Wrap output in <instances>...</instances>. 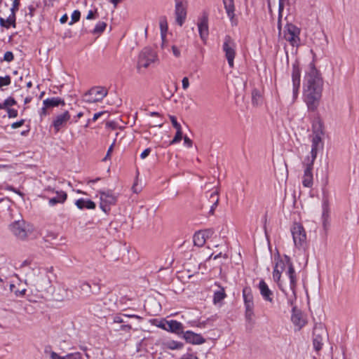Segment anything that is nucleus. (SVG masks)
<instances>
[{"label": "nucleus", "instance_id": "1a4fd4ad", "mask_svg": "<svg viewBox=\"0 0 359 359\" xmlns=\"http://www.w3.org/2000/svg\"><path fill=\"white\" fill-rule=\"evenodd\" d=\"M294 245L298 248H302L306 242V234L302 224L294 223L291 228Z\"/></svg>", "mask_w": 359, "mask_h": 359}, {"label": "nucleus", "instance_id": "412c9836", "mask_svg": "<svg viewBox=\"0 0 359 359\" xmlns=\"http://www.w3.org/2000/svg\"><path fill=\"white\" fill-rule=\"evenodd\" d=\"M291 320L299 329H301L305 325V320L303 319L302 313L296 310L295 306L292 307Z\"/></svg>", "mask_w": 359, "mask_h": 359}, {"label": "nucleus", "instance_id": "de8ad7c7", "mask_svg": "<svg viewBox=\"0 0 359 359\" xmlns=\"http://www.w3.org/2000/svg\"><path fill=\"white\" fill-rule=\"evenodd\" d=\"M85 208L87 209H95V203L90 200H85Z\"/></svg>", "mask_w": 359, "mask_h": 359}, {"label": "nucleus", "instance_id": "680f3d73", "mask_svg": "<svg viewBox=\"0 0 359 359\" xmlns=\"http://www.w3.org/2000/svg\"><path fill=\"white\" fill-rule=\"evenodd\" d=\"M184 143L185 145H187L188 147H191L192 146V141L187 137L185 136L184 137Z\"/></svg>", "mask_w": 359, "mask_h": 359}, {"label": "nucleus", "instance_id": "6ab92c4d", "mask_svg": "<svg viewBox=\"0 0 359 359\" xmlns=\"http://www.w3.org/2000/svg\"><path fill=\"white\" fill-rule=\"evenodd\" d=\"M258 287L260 291V294L264 300L272 302H273V292L269 289L267 284L264 280H261Z\"/></svg>", "mask_w": 359, "mask_h": 359}, {"label": "nucleus", "instance_id": "2f4dec72", "mask_svg": "<svg viewBox=\"0 0 359 359\" xmlns=\"http://www.w3.org/2000/svg\"><path fill=\"white\" fill-rule=\"evenodd\" d=\"M160 29H161V34L163 40V43L164 42L166 32L168 31V23L165 18H161L160 20Z\"/></svg>", "mask_w": 359, "mask_h": 359}, {"label": "nucleus", "instance_id": "c9c22d12", "mask_svg": "<svg viewBox=\"0 0 359 359\" xmlns=\"http://www.w3.org/2000/svg\"><path fill=\"white\" fill-rule=\"evenodd\" d=\"M81 17V13L79 11L76 10L73 12L71 16V21L69 22V25H72L74 23L78 22Z\"/></svg>", "mask_w": 359, "mask_h": 359}, {"label": "nucleus", "instance_id": "0eeeda50", "mask_svg": "<svg viewBox=\"0 0 359 359\" xmlns=\"http://www.w3.org/2000/svg\"><path fill=\"white\" fill-rule=\"evenodd\" d=\"M313 346L316 351H318L322 348L323 341L327 337L326 329L321 323L316 324L313 327Z\"/></svg>", "mask_w": 359, "mask_h": 359}, {"label": "nucleus", "instance_id": "bb28decb", "mask_svg": "<svg viewBox=\"0 0 359 359\" xmlns=\"http://www.w3.org/2000/svg\"><path fill=\"white\" fill-rule=\"evenodd\" d=\"M165 348L170 350H179L183 348L184 344L182 342L175 340H168L163 342Z\"/></svg>", "mask_w": 359, "mask_h": 359}, {"label": "nucleus", "instance_id": "79ce46f5", "mask_svg": "<svg viewBox=\"0 0 359 359\" xmlns=\"http://www.w3.org/2000/svg\"><path fill=\"white\" fill-rule=\"evenodd\" d=\"M80 288L82 291H84L86 292H91V286L88 283L86 282L82 283L80 285Z\"/></svg>", "mask_w": 359, "mask_h": 359}, {"label": "nucleus", "instance_id": "f257e3e1", "mask_svg": "<svg viewBox=\"0 0 359 359\" xmlns=\"http://www.w3.org/2000/svg\"><path fill=\"white\" fill-rule=\"evenodd\" d=\"M323 80L313 63H310L304 80V101L308 109L314 111L317 109L322 96Z\"/></svg>", "mask_w": 359, "mask_h": 359}, {"label": "nucleus", "instance_id": "e433bc0d", "mask_svg": "<svg viewBox=\"0 0 359 359\" xmlns=\"http://www.w3.org/2000/svg\"><path fill=\"white\" fill-rule=\"evenodd\" d=\"M285 0H279V5H278V25L280 28V20L282 18V12L284 9V2Z\"/></svg>", "mask_w": 359, "mask_h": 359}, {"label": "nucleus", "instance_id": "c03bdc74", "mask_svg": "<svg viewBox=\"0 0 359 359\" xmlns=\"http://www.w3.org/2000/svg\"><path fill=\"white\" fill-rule=\"evenodd\" d=\"M170 119L172 122L173 127L176 130H179L182 129L180 124L177 121V119L174 116H170Z\"/></svg>", "mask_w": 359, "mask_h": 359}, {"label": "nucleus", "instance_id": "7ed1b4c3", "mask_svg": "<svg viewBox=\"0 0 359 359\" xmlns=\"http://www.w3.org/2000/svg\"><path fill=\"white\" fill-rule=\"evenodd\" d=\"M108 90L102 86H95L90 89L83 95V101L88 103H93L101 101L107 95Z\"/></svg>", "mask_w": 359, "mask_h": 359}, {"label": "nucleus", "instance_id": "8fccbe9b", "mask_svg": "<svg viewBox=\"0 0 359 359\" xmlns=\"http://www.w3.org/2000/svg\"><path fill=\"white\" fill-rule=\"evenodd\" d=\"M76 205L79 209H83L85 208V199L80 198L77 200L75 203Z\"/></svg>", "mask_w": 359, "mask_h": 359}, {"label": "nucleus", "instance_id": "4d7b16f0", "mask_svg": "<svg viewBox=\"0 0 359 359\" xmlns=\"http://www.w3.org/2000/svg\"><path fill=\"white\" fill-rule=\"evenodd\" d=\"M210 199L212 200V203H214L215 201L219 203L218 192L217 191L212 192L210 194Z\"/></svg>", "mask_w": 359, "mask_h": 359}, {"label": "nucleus", "instance_id": "338daca9", "mask_svg": "<svg viewBox=\"0 0 359 359\" xmlns=\"http://www.w3.org/2000/svg\"><path fill=\"white\" fill-rule=\"evenodd\" d=\"M50 358L51 359H63V357L60 356L58 354H57L55 352L50 353Z\"/></svg>", "mask_w": 359, "mask_h": 359}, {"label": "nucleus", "instance_id": "f8f14e48", "mask_svg": "<svg viewBox=\"0 0 359 359\" xmlns=\"http://www.w3.org/2000/svg\"><path fill=\"white\" fill-rule=\"evenodd\" d=\"M175 13L176 15V22L180 26H182L187 17V6L182 0H175Z\"/></svg>", "mask_w": 359, "mask_h": 359}, {"label": "nucleus", "instance_id": "6e6d98bb", "mask_svg": "<svg viewBox=\"0 0 359 359\" xmlns=\"http://www.w3.org/2000/svg\"><path fill=\"white\" fill-rule=\"evenodd\" d=\"M114 145V142L108 149L107 154H106V156H104V158H103L102 161H107V159H109L110 158L111 153L113 151Z\"/></svg>", "mask_w": 359, "mask_h": 359}, {"label": "nucleus", "instance_id": "c756f323", "mask_svg": "<svg viewBox=\"0 0 359 359\" xmlns=\"http://www.w3.org/2000/svg\"><path fill=\"white\" fill-rule=\"evenodd\" d=\"M205 241L204 233H201L200 231L195 233L194 236V243L196 246L202 247L205 244Z\"/></svg>", "mask_w": 359, "mask_h": 359}, {"label": "nucleus", "instance_id": "49530a36", "mask_svg": "<svg viewBox=\"0 0 359 359\" xmlns=\"http://www.w3.org/2000/svg\"><path fill=\"white\" fill-rule=\"evenodd\" d=\"M8 116L9 118H15L18 116V111L14 109H7Z\"/></svg>", "mask_w": 359, "mask_h": 359}, {"label": "nucleus", "instance_id": "58836bf2", "mask_svg": "<svg viewBox=\"0 0 359 359\" xmlns=\"http://www.w3.org/2000/svg\"><path fill=\"white\" fill-rule=\"evenodd\" d=\"M0 204H2V207L4 208L9 209L11 204V200L8 197L0 198Z\"/></svg>", "mask_w": 359, "mask_h": 359}, {"label": "nucleus", "instance_id": "69168bd1", "mask_svg": "<svg viewBox=\"0 0 359 359\" xmlns=\"http://www.w3.org/2000/svg\"><path fill=\"white\" fill-rule=\"evenodd\" d=\"M172 50L175 56L179 57L180 55V51L176 46H172Z\"/></svg>", "mask_w": 359, "mask_h": 359}, {"label": "nucleus", "instance_id": "603ef678", "mask_svg": "<svg viewBox=\"0 0 359 359\" xmlns=\"http://www.w3.org/2000/svg\"><path fill=\"white\" fill-rule=\"evenodd\" d=\"M24 123H25V120L24 119H21L19 121H17V122H15V123H12L11 124V128L13 129H15V128H18L19 127H21L22 125H24Z\"/></svg>", "mask_w": 359, "mask_h": 359}, {"label": "nucleus", "instance_id": "6e6552de", "mask_svg": "<svg viewBox=\"0 0 359 359\" xmlns=\"http://www.w3.org/2000/svg\"><path fill=\"white\" fill-rule=\"evenodd\" d=\"M100 195V208L107 212L110 210V205H115L117 196L111 190L99 191Z\"/></svg>", "mask_w": 359, "mask_h": 359}, {"label": "nucleus", "instance_id": "ddd939ff", "mask_svg": "<svg viewBox=\"0 0 359 359\" xmlns=\"http://www.w3.org/2000/svg\"><path fill=\"white\" fill-rule=\"evenodd\" d=\"M304 172L302 180V184L304 187L310 188L313 186V173L312 170L313 168V163L312 162L304 161Z\"/></svg>", "mask_w": 359, "mask_h": 359}, {"label": "nucleus", "instance_id": "473e14b6", "mask_svg": "<svg viewBox=\"0 0 359 359\" xmlns=\"http://www.w3.org/2000/svg\"><path fill=\"white\" fill-rule=\"evenodd\" d=\"M107 27V24L104 22H98L93 30V34H100L104 32Z\"/></svg>", "mask_w": 359, "mask_h": 359}, {"label": "nucleus", "instance_id": "9d476101", "mask_svg": "<svg viewBox=\"0 0 359 359\" xmlns=\"http://www.w3.org/2000/svg\"><path fill=\"white\" fill-rule=\"evenodd\" d=\"M28 224L25 220L15 221L10 224L9 228L13 235L19 239L23 240L27 238L29 232Z\"/></svg>", "mask_w": 359, "mask_h": 359}, {"label": "nucleus", "instance_id": "052dcab7", "mask_svg": "<svg viewBox=\"0 0 359 359\" xmlns=\"http://www.w3.org/2000/svg\"><path fill=\"white\" fill-rule=\"evenodd\" d=\"M150 152H151V149L147 148V149H144V150L142 152V154H140V157H141L142 158H146L147 156H149V154H150Z\"/></svg>", "mask_w": 359, "mask_h": 359}, {"label": "nucleus", "instance_id": "20e7f679", "mask_svg": "<svg viewBox=\"0 0 359 359\" xmlns=\"http://www.w3.org/2000/svg\"><path fill=\"white\" fill-rule=\"evenodd\" d=\"M236 44L234 40L229 36L226 35L224 39L222 50L225 53V57L228 64L231 68L233 67V60L236 56Z\"/></svg>", "mask_w": 359, "mask_h": 359}, {"label": "nucleus", "instance_id": "37998d69", "mask_svg": "<svg viewBox=\"0 0 359 359\" xmlns=\"http://www.w3.org/2000/svg\"><path fill=\"white\" fill-rule=\"evenodd\" d=\"M15 104H16L15 100L11 97H10L4 100V106L6 107V109H8V107L13 106Z\"/></svg>", "mask_w": 359, "mask_h": 359}, {"label": "nucleus", "instance_id": "b1692460", "mask_svg": "<svg viewBox=\"0 0 359 359\" xmlns=\"http://www.w3.org/2000/svg\"><path fill=\"white\" fill-rule=\"evenodd\" d=\"M43 104L46 107H54L61 104H65V100L60 97L48 98L43 100Z\"/></svg>", "mask_w": 359, "mask_h": 359}, {"label": "nucleus", "instance_id": "4468645a", "mask_svg": "<svg viewBox=\"0 0 359 359\" xmlns=\"http://www.w3.org/2000/svg\"><path fill=\"white\" fill-rule=\"evenodd\" d=\"M224 9L229 18L232 26H236L238 25V18L235 14V5L233 0H222Z\"/></svg>", "mask_w": 359, "mask_h": 359}, {"label": "nucleus", "instance_id": "cd10ccee", "mask_svg": "<svg viewBox=\"0 0 359 359\" xmlns=\"http://www.w3.org/2000/svg\"><path fill=\"white\" fill-rule=\"evenodd\" d=\"M61 291L63 294L56 293L55 299L57 301H64L67 299H70L72 297V292L66 288H62Z\"/></svg>", "mask_w": 359, "mask_h": 359}, {"label": "nucleus", "instance_id": "4c0bfd02", "mask_svg": "<svg viewBox=\"0 0 359 359\" xmlns=\"http://www.w3.org/2000/svg\"><path fill=\"white\" fill-rule=\"evenodd\" d=\"M182 139V129L180 130H177V132H176V134L174 137V138L172 140V141L170 142V144H176L177 142H179L180 141H181V140Z\"/></svg>", "mask_w": 359, "mask_h": 359}, {"label": "nucleus", "instance_id": "e2e57ef3", "mask_svg": "<svg viewBox=\"0 0 359 359\" xmlns=\"http://www.w3.org/2000/svg\"><path fill=\"white\" fill-rule=\"evenodd\" d=\"M181 359H198V358L193 354H187L183 355Z\"/></svg>", "mask_w": 359, "mask_h": 359}, {"label": "nucleus", "instance_id": "393cba45", "mask_svg": "<svg viewBox=\"0 0 359 359\" xmlns=\"http://www.w3.org/2000/svg\"><path fill=\"white\" fill-rule=\"evenodd\" d=\"M67 197L66 192L62 191H57V196L49 199V205L53 206L57 203H63L66 201Z\"/></svg>", "mask_w": 359, "mask_h": 359}, {"label": "nucleus", "instance_id": "13d9d810", "mask_svg": "<svg viewBox=\"0 0 359 359\" xmlns=\"http://www.w3.org/2000/svg\"><path fill=\"white\" fill-rule=\"evenodd\" d=\"M5 189L6 190H8V191H12L19 194L21 196H23L22 192H20V191L17 190L16 189H15L13 187L11 186V185H7Z\"/></svg>", "mask_w": 359, "mask_h": 359}, {"label": "nucleus", "instance_id": "f704fd0d", "mask_svg": "<svg viewBox=\"0 0 359 359\" xmlns=\"http://www.w3.org/2000/svg\"><path fill=\"white\" fill-rule=\"evenodd\" d=\"M254 316V306L245 307V318L250 322Z\"/></svg>", "mask_w": 359, "mask_h": 359}, {"label": "nucleus", "instance_id": "a19ab883", "mask_svg": "<svg viewBox=\"0 0 359 359\" xmlns=\"http://www.w3.org/2000/svg\"><path fill=\"white\" fill-rule=\"evenodd\" d=\"M63 359H81V355L80 353H73L67 354L65 356H63Z\"/></svg>", "mask_w": 359, "mask_h": 359}, {"label": "nucleus", "instance_id": "a18cd8bd", "mask_svg": "<svg viewBox=\"0 0 359 359\" xmlns=\"http://www.w3.org/2000/svg\"><path fill=\"white\" fill-rule=\"evenodd\" d=\"M14 58L13 54L11 51H7L5 53L4 56V60L6 62H11Z\"/></svg>", "mask_w": 359, "mask_h": 359}, {"label": "nucleus", "instance_id": "7c9ffc66", "mask_svg": "<svg viewBox=\"0 0 359 359\" xmlns=\"http://www.w3.org/2000/svg\"><path fill=\"white\" fill-rule=\"evenodd\" d=\"M226 297V294L224 288H221L219 290L215 292L213 297L214 304H217L223 300Z\"/></svg>", "mask_w": 359, "mask_h": 359}, {"label": "nucleus", "instance_id": "5701e85b", "mask_svg": "<svg viewBox=\"0 0 359 359\" xmlns=\"http://www.w3.org/2000/svg\"><path fill=\"white\" fill-rule=\"evenodd\" d=\"M198 32L200 34V37L203 41H205L208 36V19L204 18L201 20V21L198 23Z\"/></svg>", "mask_w": 359, "mask_h": 359}, {"label": "nucleus", "instance_id": "4be33fe9", "mask_svg": "<svg viewBox=\"0 0 359 359\" xmlns=\"http://www.w3.org/2000/svg\"><path fill=\"white\" fill-rule=\"evenodd\" d=\"M243 297L245 307L254 306L253 295L250 287H245L243 289Z\"/></svg>", "mask_w": 359, "mask_h": 359}, {"label": "nucleus", "instance_id": "a878e982", "mask_svg": "<svg viewBox=\"0 0 359 359\" xmlns=\"http://www.w3.org/2000/svg\"><path fill=\"white\" fill-rule=\"evenodd\" d=\"M284 266L285 264L282 261H280L276 264V266L273 271V278L275 282H279L281 277V273L284 269Z\"/></svg>", "mask_w": 359, "mask_h": 359}, {"label": "nucleus", "instance_id": "aec40b11", "mask_svg": "<svg viewBox=\"0 0 359 359\" xmlns=\"http://www.w3.org/2000/svg\"><path fill=\"white\" fill-rule=\"evenodd\" d=\"M166 326L164 327V329L167 331L174 332L176 334L183 333V325L181 323L171 320L170 321L166 322Z\"/></svg>", "mask_w": 359, "mask_h": 359}, {"label": "nucleus", "instance_id": "09e8293b", "mask_svg": "<svg viewBox=\"0 0 359 359\" xmlns=\"http://www.w3.org/2000/svg\"><path fill=\"white\" fill-rule=\"evenodd\" d=\"M20 6V0H13L12 8H11V13L16 12Z\"/></svg>", "mask_w": 359, "mask_h": 359}, {"label": "nucleus", "instance_id": "bf43d9fd", "mask_svg": "<svg viewBox=\"0 0 359 359\" xmlns=\"http://www.w3.org/2000/svg\"><path fill=\"white\" fill-rule=\"evenodd\" d=\"M182 88L184 90H186L189 88V79L187 77H184L182 81Z\"/></svg>", "mask_w": 359, "mask_h": 359}, {"label": "nucleus", "instance_id": "864d4df0", "mask_svg": "<svg viewBox=\"0 0 359 359\" xmlns=\"http://www.w3.org/2000/svg\"><path fill=\"white\" fill-rule=\"evenodd\" d=\"M328 213H329L328 207L325 203H324L323 215H322L323 219H328Z\"/></svg>", "mask_w": 359, "mask_h": 359}, {"label": "nucleus", "instance_id": "c85d7f7f", "mask_svg": "<svg viewBox=\"0 0 359 359\" xmlns=\"http://www.w3.org/2000/svg\"><path fill=\"white\" fill-rule=\"evenodd\" d=\"M252 102L255 106H258L262 102V97L259 90L255 88L252 91Z\"/></svg>", "mask_w": 359, "mask_h": 359}, {"label": "nucleus", "instance_id": "dca6fc26", "mask_svg": "<svg viewBox=\"0 0 359 359\" xmlns=\"http://www.w3.org/2000/svg\"><path fill=\"white\" fill-rule=\"evenodd\" d=\"M322 139L319 134H316L312 138V145H311V156L308 157L307 159L305 160L306 162H312L314 163V161L316 158L317 154L318 149L321 145Z\"/></svg>", "mask_w": 359, "mask_h": 359}, {"label": "nucleus", "instance_id": "a211bd4d", "mask_svg": "<svg viewBox=\"0 0 359 359\" xmlns=\"http://www.w3.org/2000/svg\"><path fill=\"white\" fill-rule=\"evenodd\" d=\"M183 337L187 342L192 344H202L205 341V339L201 334L191 331L183 332Z\"/></svg>", "mask_w": 359, "mask_h": 359}, {"label": "nucleus", "instance_id": "39448f33", "mask_svg": "<svg viewBox=\"0 0 359 359\" xmlns=\"http://www.w3.org/2000/svg\"><path fill=\"white\" fill-rule=\"evenodd\" d=\"M287 264L288 266V270L287 274L290 278V287L292 291V295L288 297V304L290 306H293L294 302L296 300V287H297V278L295 271L293 267L290 259L289 257L285 256Z\"/></svg>", "mask_w": 359, "mask_h": 359}, {"label": "nucleus", "instance_id": "423d86ee", "mask_svg": "<svg viewBox=\"0 0 359 359\" xmlns=\"http://www.w3.org/2000/svg\"><path fill=\"white\" fill-rule=\"evenodd\" d=\"M156 57V55L151 48L146 47L143 48L139 54L137 69L148 67L151 63L155 61Z\"/></svg>", "mask_w": 359, "mask_h": 359}, {"label": "nucleus", "instance_id": "2eb2a0df", "mask_svg": "<svg viewBox=\"0 0 359 359\" xmlns=\"http://www.w3.org/2000/svg\"><path fill=\"white\" fill-rule=\"evenodd\" d=\"M301 71L297 62L292 65V80L293 85V95L296 97L300 86Z\"/></svg>", "mask_w": 359, "mask_h": 359}, {"label": "nucleus", "instance_id": "f3484780", "mask_svg": "<svg viewBox=\"0 0 359 359\" xmlns=\"http://www.w3.org/2000/svg\"><path fill=\"white\" fill-rule=\"evenodd\" d=\"M70 118L71 116L68 111H65L62 114L56 116L52 123L55 133H57L67 123Z\"/></svg>", "mask_w": 359, "mask_h": 359}, {"label": "nucleus", "instance_id": "3c124183", "mask_svg": "<svg viewBox=\"0 0 359 359\" xmlns=\"http://www.w3.org/2000/svg\"><path fill=\"white\" fill-rule=\"evenodd\" d=\"M201 231V233H204V237H205V240L208 238L210 237L214 233L213 230L211 229H206L204 231Z\"/></svg>", "mask_w": 359, "mask_h": 359}, {"label": "nucleus", "instance_id": "f03ea898", "mask_svg": "<svg viewBox=\"0 0 359 359\" xmlns=\"http://www.w3.org/2000/svg\"><path fill=\"white\" fill-rule=\"evenodd\" d=\"M25 284L32 293H46L51 287V280L45 269H32L25 275Z\"/></svg>", "mask_w": 359, "mask_h": 359}, {"label": "nucleus", "instance_id": "72a5a7b5", "mask_svg": "<svg viewBox=\"0 0 359 359\" xmlns=\"http://www.w3.org/2000/svg\"><path fill=\"white\" fill-rule=\"evenodd\" d=\"M6 25H8V28L12 26L13 27H16L15 23V12L11 13L8 18L6 20Z\"/></svg>", "mask_w": 359, "mask_h": 359}, {"label": "nucleus", "instance_id": "774afa93", "mask_svg": "<svg viewBox=\"0 0 359 359\" xmlns=\"http://www.w3.org/2000/svg\"><path fill=\"white\" fill-rule=\"evenodd\" d=\"M95 13L93 11H89L88 15H87V17H86V19L88 20H91V19H94L95 18Z\"/></svg>", "mask_w": 359, "mask_h": 359}, {"label": "nucleus", "instance_id": "5fc2aeb1", "mask_svg": "<svg viewBox=\"0 0 359 359\" xmlns=\"http://www.w3.org/2000/svg\"><path fill=\"white\" fill-rule=\"evenodd\" d=\"M113 321L114 323H124L125 320L120 315H116L114 317Z\"/></svg>", "mask_w": 359, "mask_h": 359}, {"label": "nucleus", "instance_id": "ea45409f", "mask_svg": "<svg viewBox=\"0 0 359 359\" xmlns=\"http://www.w3.org/2000/svg\"><path fill=\"white\" fill-rule=\"evenodd\" d=\"M11 83V78L9 76L4 77L0 76V88L4 86H8Z\"/></svg>", "mask_w": 359, "mask_h": 359}, {"label": "nucleus", "instance_id": "0e129e2a", "mask_svg": "<svg viewBox=\"0 0 359 359\" xmlns=\"http://www.w3.org/2000/svg\"><path fill=\"white\" fill-rule=\"evenodd\" d=\"M131 329V326L128 324H123L121 325L119 330L129 331Z\"/></svg>", "mask_w": 359, "mask_h": 359}, {"label": "nucleus", "instance_id": "9b49d317", "mask_svg": "<svg viewBox=\"0 0 359 359\" xmlns=\"http://www.w3.org/2000/svg\"><path fill=\"white\" fill-rule=\"evenodd\" d=\"M300 30L292 24H287L284 33L285 39L292 46L297 45L299 41Z\"/></svg>", "mask_w": 359, "mask_h": 359}]
</instances>
